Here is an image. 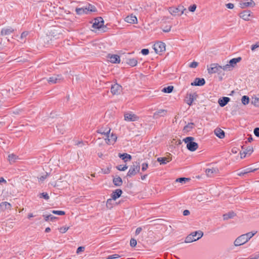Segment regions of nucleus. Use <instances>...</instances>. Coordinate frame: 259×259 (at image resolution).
Instances as JSON below:
<instances>
[{"label": "nucleus", "mask_w": 259, "mask_h": 259, "mask_svg": "<svg viewBox=\"0 0 259 259\" xmlns=\"http://www.w3.org/2000/svg\"><path fill=\"white\" fill-rule=\"evenodd\" d=\"M194 138L192 137H188L185 138L183 141L187 144V149L191 151H194L198 148V145L197 143L194 142Z\"/></svg>", "instance_id": "obj_1"}, {"label": "nucleus", "mask_w": 259, "mask_h": 259, "mask_svg": "<svg viewBox=\"0 0 259 259\" xmlns=\"http://www.w3.org/2000/svg\"><path fill=\"white\" fill-rule=\"evenodd\" d=\"M203 233L201 231L192 232L187 236L185 241L186 243H190L195 241L201 238L203 236Z\"/></svg>", "instance_id": "obj_2"}, {"label": "nucleus", "mask_w": 259, "mask_h": 259, "mask_svg": "<svg viewBox=\"0 0 259 259\" xmlns=\"http://www.w3.org/2000/svg\"><path fill=\"white\" fill-rule=\"evenodd\" d=\"M140 165L139 162H135L133 163V164L131 166L130 169L127 174V176L132 177L135 176L140 171Z\"/></svg>", "instance_id": "obj_3"}, {"label": "nucleus", "mask_w": 259, "mask_h": 259, "mask_svg": "<svg viewBox=\"0 0 259 259\" xmlns=\"http://www.w3.org/2000/svg\"><path fill=\"white\" fill-rule=\"evenodd\" d=\"M222 70H223V66L219 65L217 63L211 64L210 67H207V71L209 74L215 73H220Z\"/></svg>", "instance_id": "obj_4"}, {"label": "nucleus", "mask_w": 259, "mask_h": 259, "mask_svg": "<svg viewBox=\"0 0 259 259\" xmlns=\"http://www.w3.org/2000/svg\"><path fill=\"white\" fill-rule=\"evenodd\" d=\"M241 60V58L240 57L230 60L228 64L223 66V70H231L236 65L237 63L240 62Z\"/></svg>", "instance_id": "obj_5"}, {"label": "nucleus", "mask_w": 259, "mask_h": 259, "mask_svg": "<svg viewBox=\"0 0 259 259\" xmlns=\"http://www.w3.org/2000/svg\"><path fill=\"white\" fill-rule=\"evenodd\" d=\"M186 9L182 6H179L178 7H170L168 9L169 12L173 16L182 15Z\"/></svg>", "instance_id": "obj_6"}, {"label": "nucleus", "mask_w": 259, "mask_h": 259, "mask_svg": "<svg viewBox=\"0 0 259 259\" xmlns=\"http://www.w3.org/2000/svg\"><path fill=\"white\" fill-rule=\"evenodd\" d=\"M153 49L156 53H160L165 50V44L160 41L157 42L154 45Z\"/></svg>", "instance_id": "obj_7"}, {"label": "nucleus", "mask_w": 259, "mask_h": 259, "mask_svg": "<svg viewBox=\"0 0 259 259\" xmlns=\"http://www.w3.org/2000/svg\"><path fill=\"white\" fill-rule=\"evenodd\" d=\"M104 26V20L102 17H97L95 19L94 22L92 25L93 28L96 29H101Z\"/></svg>", "instance_id": "obj_8"}, {"label": "nucleus", "mask_w": 259, "mask_h": 259, "mask_svg": "<svg viewBox=\"0 0 259 259\" xmlns=\"http://www.w3.org/2000/svg\"><path fill=\"white\" fill-rule=\"evenodd\" d=\"M248 242L246 240L244 234L240 235L238 237H237L235 240L234 241V244L236 246H240L241 245H243L245 243Z\"/></svg>", "instance_id": "obj_9"}, {"label": "nucleus", "mask_w": 259, "mask_h": 259, "mask_svg": "<svg viewBox=\"0 0 259 259\" xmlns=\"http://www.w3.org/2000/svg\"><path fill=\"white\" fill-rule=\"evenodd\" d=\"M110 128L108 125H106L105 126L99 128L97 131V133L104 135L105 138L110 134Z\"/></svg>", "instance_id": "obj_10"}, {"label": "nucleus", "mask_w": 259, "mask_h": 259, "mask_svg": "<svg viewBox=\"0 0 259 259\" xmlns=\"http://www.w3.org/2000/svg\"><path fill=\"white\" fill-rule=\"evenodd\" d=\"M124 120L127 121H135L139 120V117L136 114L131 113L124 114Z\"/></svg>", "instance_id": "obj_11"}, {"label": "nucleus", "mask_w": 259, "mask_h": 259, "mask_svg": "<svg viewBox=\"0 0 259 259\" xmlns=\"http://www.w3.org/2000/svg\"><path fill=\"white\" fill-rule=\"evenodd\" d=\"M122 91V87L117 83H115L111 86V92L113 95H118Z\"/></svg>", "instance_id": "obj_12"}, {"label": "nucleus", "mask_w": 259, "mask_h": 259, "mask_svg": "<svg viewBox=\"0 0 259 259\" xmlns=\"http://www.w3.org/2000/svg\"><path fill=\"white\" fill-rule=\"evenodd\" d=\"M219 172V169L217 167L206 168L205 170L206 175L208 177H212L214 174Z\"/></svg>", "instance_id": "obj_13"}, {"label": "nucleus", "mask_w": 259, "mask_h": 259, "mask_svg": "<svg viewBox=\"0 0 259 259\" xmlns=\"http://www.w3.org/2000/svg\"><path fill=\"white\" fill-rule=\"evenodd\" d=\"M240 7L242 9H245L247 7H253L255 4L253 0H249V2H243L241 1L240 3Z\"/></svg>", "instance_id": "obj_14"}, {"label": "nucleus", "mask_w": 259, "mask_h": 259, "mask_svg": "<svg viewBox=\"0 0 259 259\" xmlns=\"http://www.w3.org/2000/svg\"><path fill=\"white\" fill-rule=\"evenodd\" d=\"M117 139V137L115 135L112 133L110 135H108L105 138V140L107 144H111L114 143Z\"/></svg>", "instance_id": "obj_15"}, {"label": "nucleus", "mask_w": 259, "mask_h": 259, "mask_svg": "<svg viewBox=\"0 0 259 259\" xmlns=\"http://www.w3.org/2000/svg\"><path fill=\"white\" fill-rule=\"evenodd\" d=\"M62 76L61 75H55L52 77H50L48 80V82L50 83H56L60 82L62 80Z\"/></svg>", "instance_id": "obj_16"}, {"label": "nucleus", "mask_w": 259, "mask_h": 259, "mask_svg": "<svg viewBox=\"0 0 259 259\" xmlns=\"http://www.w3.org/2000/svg\"><path fill=\"white\" fill-rule=\"evenodd\" d=\"M108 58L109 59V61L112 63H119L120 62V57L117 55L109 54Z\"/></svg>", "instance_id": "obj_17"}, {"label": "nucleus", "mask_w": 259, "mask_h": 259, "mask_svg": "<svg viewBox=\"0 0 259 259\" xmlns=\"http://www.w3.org/2000/svg\"><path fill=\"white\" fill-rule=\"evenodd\" d=\"M205 83V81L204 78H196L194 81L191 83V85L195 86H202Z\"/></svg>", "instance_id": "obj_18"}, {"label": "nucleus", "mask_w": 259, "mask_h": 259, "mask_svg": "<svg viewBox=\"0 0 259 259\" xmlns=\"http://www.w3.org/2000/svg\"><path fill=\"white\" fill-rule=\"evenodd\" d=\"M124 20L125 21H126V22L131 24L137 23L138 21L137 17L135 15H133V14L126 17Z\"/></svg>", "instance_id": "obj_19"}, {"label": "nucleus", "mask_w": 259, "mask_h": 259, "mask_svg": "<svg viewBox=\"0 0 259 259\" xmlns=\"http://www.w3.org/2000/svg\"><path fill=\"white\" fill-rule=\"evenodd\" d=\"M172 158L170 156L165 157H158L157 159V161L160 163V164H165L167 162L170 161Z\"/></svg>", "instance_id": "obj_20"}, {"label": "nucleus", "mask_w": 259, "mask_h": 259, "mask_svg": "<svg viewBox=\"0 0 259 259\" xmlns=\"http://www.w3.org/2000/svg\"><path fill=\"white\" fill-rule=\"evenodd\" d=\"M251 13L250 11H244L240 14V17L244 20L247 21L249 19V17L250 16Z\"/></svg>", "instance_id": "obj_21"}, {"label": "nucleus", "mask_w": 259, "mask_h": 259, "mask_svg": "<svg viewBox=\"0 0 259 259\" xmlns=\"http://www.w3.org/2000/svg\"><path fill=\"white\" fill-rule=\"evenodd\" d=\"M214 133L216 136L220 139H223L225 137V132L220 128H217L215 129Z\"/></svg>", "instance_id": "obj_22"}, {"label": "nucleus", "mask_w": 259, "mask_h": 259, "mask_svg": "<svg viewBox=\"0 0 259 259\" xmlns=\"http://www.w3.org/2000/svg\"><path fill=\"white\" fill-rule=\"evenodd\" d=\"M230 100L228 97H223L219 99L218 103L221 107H224Z\"/></svg>", "instance_id": "obj_23"}, {"label": "nucleus", "mask_w": 259, "mask_h": 259, "mask_svg": "<svg viewBox=\"0 0 259 259\" xmlns=\"http://www.w3.org/2000/svg\"><path fill=\"white\" fill-rule=\"evenodd\" d=\"M167 113V111L164 109H160L155 112L153 116L154 118H158L159 116H164L166 115Z\"/></svg>", "instance_id": "obj_24"}, {"label": "nucleus", "mask_w": 259, "mask_h": 259, "mask_svg": "<svg viewBox=\"0 0 259 259\" xmlns=\"http://www.w3.org/2000/svg\"><path fill=\"white\" fill-rule=\"evenodd\" d=\"M122 193V191L121 189H116L115 191L113 192L111 195L112 199L115 200L116 199L119 198Z\"/></svg>", "instance_id": "obj_25"}, {"label": "nucleus", "mask_w": 259, "mask_h": 259, "mask_svg": "<svg viewBox=\"0 0 259 259\" xmlns=\"http://www.w3.org/2000/svg\"><path fill=\"white\" fill-rule=\"evenodd\" d=\"M194 100V95L191 94H187L186 97L185 102L189 106H191Z\"/></svg>", "instance_id": "obj_26"}, {"label": "nucleus", "mask_w": 259, "mask_h": 259, "mask_svg": "<svg viewBox=\"0 0 259 259\" xmlns=\"http://www.w3.org/2000/svg\"><path fill=\"white\" fill-rule=\"evenodd\" d=\"M253 152V148L251 147H248L242 152H240L241 158H244L247 154L250 155Z\"/></svg>", "instance_id": "obj_27"}, {"label": "nucleus", "mask_w": 259, "mask_h": 259, "mask_svg": "<svg viewBox=\"0 0 259 259\" xmlns=\"http://www.w3.org/2000/svg\"><path fill=\"white\" fill-rule=\"evenodd\" d=\"M119 157L121 158L122 160L124 161V162H126L127 161H130L132 159V156L131 155L128 154L127 153L121 154L119 153Z\"/></svg>", "instance_id": "obj_28"}, {"label": "nucleus", "mask_w": 259, "mask_h": 259, "mask_svg": "<svg viewBox=\"0 0 259 259\" xmlns=\"http://www.w3.org/2000/svg\"><path fill=\"white\" fill-rule=\"evenodd\" d=\"M235 215L236 214L233 211H230L223 214V217L224 220H228L229 219L233 218Z\"/></svg>", "instance_id": "obj_29"}, {"label": "nucleus", "mask_w": 259, "mask_h": 259, "mask_svg": "<svg viewBox=\"0 0 259 259\" xmlns=\"http://www.w3.org/2000/svg\"><path fill=\"white\" fill-rule=\"evenodd\" d=\"M0 207H2L1 209L3 211L7 209H10L11 205L10 203L5 201L0 203Z\"/></svg>", "instance_id": "obj_30"}, {"label": "nucleus", "mask_w": 259, "mask_h": 259, "mask_svg": "<svg viewBox=\"0 0 259 259\" xmlns=\"http://www.w3.org/2000/svg\"><path fill=\"white\" fill-rule=\"evenodd\" d=\"M113 183L116 186H120L122 184V180L120 177L114 178Z\"/></svg>", "instance_id": "obj_31"}, {"label": "nucleus", "mask_w": 259, "mask_h": 259, "mask_svg": "<svg viewBox=\"0 0 259 259\" xmlns=\"http://www.w3.org/2000/svg\"><path fill=\"white\" fill-rule=\"evenodd\" d=\"M17 159H19L18 156L15 154H11L8 156V160L11 164L14 163Z\"/></svg>", "instance_id": "obj_32"}, {"label": "nucleus", "mask_w": 259, "mask_h": 259, "mask_svg": "<svg viewBox=\"0 0 259 259\" xmlns=\"http://www.w3.org/2000/svg\"><path fill=\"white\" fill-rule=\"evenodd\" d=\"M76 13L78 15H81L83 14H87L88 9L87 7L85 8H76L75 10Z\"/></svg>", "instance_id": "obj_33"}, {"label": "nucleus", "mask_w": 259, "mask_h": 259, "mask_svg": "<svg viewBox=\"0 0 259 259\" xmlns=\"http://www.w3.org/2000/svg\"><path fill=\"white\" fill-rule=\"evenodd\" d=\"M126 63L131 66L134 67L137 65L138 61L137 59L133 58L128 59Z\"/></svg>", "instance_id": "obj_34"}, {"label": "nucleus", "mask_w": 259, "mask_h": 259, "mask_svg": "<svg viewBox=\"0 0 259 259\" xmlns=\"http://www.w3.org/2000/svg\"><path fill=\"white\" fill-rule=\"evenodd\" d=\"M14 31V29L12 28L3 29L1 33L3 35H8L11 34Z\"/></svg>", "instance_id": "obj_35"}, {"label": "nucleus", "mask_w": 259, "mask_h": 259, "mask_svg": "<svg viewBox=\"0 0 259 259\" xmlns=\"http://www.w3.org/2000/svg\"><path fill=\"white\" fill-rule=\"evenodd\" d=\"M43 217L46 221H49V220L51 221H54V220L57 219V217L53 216L52 214L49 215H43Z\"/></svg>", "instance_id": "obj_36"}, {"label": "nucleus", "mask_w": 259, "mask_h": 259, "mask_svg": "<svg viewBox=\"0 0 259 259\" xmlns=\"http://www.w3.org/2000/svg\"><path fill=\"white\" fill-rule=\"evenodd\" d=\"M174 90V87L171 85L165 87L162 90V92L163 93H170Z\"/></svg>", "instance_id": "obj_37"}, {"label": "nucleus", "mask_w": 259, "mask_h": 259, "mask_svg": "<svg viewBox=\"0 0 259 259\" xmlns=\"http://www.w3.org/2000/svg\"><path fill=\"white\" fill-rule=\"evenodd\" d=\"M241 102H242V103L243 105H245L248 104L249 103V97L246 96H243L242 97Z\"/></svg>", "instance_id": "obj_38"}, {"label": "nucleus", "mask_w": 259, "mask_h": 259, "mask_svg": "<svg viewBox=\"0 0 259 259\" xmlns=\"http://www.w3.org/2000/svg\"><path fill=\"white\" fill-rule=\"evenodd\" d=\"M256 232L252 233V232H248L246 234H244V235L245 236V238H246V240L248 241L255 234Z\"/></svg>", "instance_id": "obj_39"}, {"label": "nucleus", "mask_w": 259, "mask_h": 259, "mask_svg": "<svg viewBox=\"0 0 259 259\" xmlns=\"http://www.w3.org/2000/svg\"><path fill=\"white\" fill-rule=\"evenodd\" d=\"M88 9V12H96L97 11L96 8L95 6L89 4L88 7H86Z\"/></svg>", "instance_id": "obj_40"}, {"label": "nucleus", "mask_w": 259, "mask_h": 259, "mask_svg": "<svg viewBox=\"0 0 259 259\" xmlns=\"http://www.w3.org/2000/svg\"><path fill=\"white\" fill-rule=\"evenodd\" d=\"M113 200H114L112 199V198L108 199L107 200L106 206H107V208H111L112 207V202Z\"/></svg>", "instance_id": "obj_41"}, {"label": "nucleus", "mask_w": 259, "mask_h": 259, "mask_svg": "<svg viewBox=\"0 0 259 259\" xmlns=\"http://www.w3.org/2000/svg\"><path fill=\"white\" fill-rule=\"evenodd\" d=\"M194 126L193 123H190L184 127V130L186 131H189L190 129H192Z\"/></svg>", "instance_id": "obj_42"}, {"label": "nucleus", "mask_w": 259, "mask_h": 259, "mask_svg": "<svg viewBox=\"0 0 259 259\" xmlns=\"http://www.w3.org/2000/svg\"><path fill=\"white\" fill-rule=\"evenodd\" d=\"M120 257H121V256L120 255L115 254L110 255L106 257V259H115V258H118Z\"/></svg>", "instance_id": "obj_43"}, {"label": "nucleus", "mask_w": 259, "mask_h": 259, "mask_svg": "<svg viewBox=\"0 0 259 259\" xmlns=\"http://www.w3.org/2000/svg\"><path fill=\"white\" fill-rule=\"evenodd\" d=\"M116 168L120 171H124L127 168V166L125 165L122 166V165H119L116 166Z\"/></svg>", "instance_id": "obj_44"}, {"label": "nucleus", "mask_w": 259, "mask_h": 259, "mask_svg": "<svg viewBox=\"0 0 259 259\" xmlns=\"http://www.w3.org/2000/svg\"><path fill=\"white\" fill-rule=\"evenodd\" d=\"M52 213L55 214L63 215L65 214V211L62 210H53Z\"/></svg>", "instance_id": "obj_45"}, {"label": "nucleus", "mask_w": 259, "mask_h": 259, "mask_svg": "<svg viewBox=\"0 0 259 259\" xmlns=\"http://www.w3.org/2000/svg\"><path fill=\"white\" fill-rule=\"evenodd\" d=\"M189 180V179H188V178H181L177 179L176 180V182H180V183H185L186 181H188Z\"/></svg>", "instance_id": "obj_46"}, {"label": "nucleus", "mask_w": 259, "mask_h": 259, "mask_svg": "<svg viewBox=\"0 0 259 259\" xmlns=\"http://www.w3.org/2000/svg\"><path fill=\"white\" fill-rule=\"evenodd\" d=\"M137 240L134 238H132L130 240V245L132 247H135L137 245Z\"/></svg>", "instance_id": "obj_47"}, {"label": "nucleus", "mask_w": 259, "mask_h": 259, "mask_svg": "<svg viewBox=\"0 0 259 259\" xmlns=\"http://www.w3.org/2000/svg\"><path fill=\"white\" fill-rule=\"evenodd\" d=\"M40 195V198L42 197L46 200H48L50 198L49 196L48 195V194L47 193H42Z\"/></svg>", "instance_id": "obj_48"}, {"label": "nucleus", "mask_w": 259, "mask_h": 259, "mask_svg": "<svg viewBox=\"0 0 259 259\" xmlns=\"http://www.w3.org/2000/svg\"><path fill=\"white\" fill-rule=\"evenodd\" d=\"M196 5L195 4H194L192 6H190L188 8L189 10L192 12H194L196 10Z\"/></svg>", "instance_id": "obj_49"}, {"label": "nucleus", "mask_w": 259, "mask_h": 259, "mask_svg": "<svg viewBox=\"0 0 259 259\" xmlns=\"http://www.w3.org/2000/svg\"><path fill=\"white\" fill-rule=\"evenodd\" d=\"M148 167V164L147 163H143L142 164V171H145L146 170H147Z\"/></svg>", "instance_id": "obj_50"}, {"label": "nucleus", "mask_w": 259, "mask_h": 259, "mask_svg": "<svg viewBox=\"0 0 259 259\" xmlns=\"http://www.w3.org/2000/svg\"><path fill=\"white\" fill-rule=\"evenodd\" d=\"M198 65V63L196 62H193L190 65L189 67L191 68H196Z\"/></svg>", "instance_id": "obj_51"}, {"label": "nucleus", "mask_w": 259, "mask_h": 259, "mask_svg": "<svg viewBox=\"0 0 259 259\" xmlns=\"http://www.w3.org/2000/svg\"><path fill=\"white\" fill-rule=\"evenodd\" d=\"M68 227H61L59 229V230L61 233H64L68 230Z\"/></svg>", "instance_id": "obj_52"}, {"label": "nucleus", "mask_w": 259, "mask_h": 259, "mask_svg": "<svg viewBox=\"0 0 259 259\" xmlns=\"http://www.w3.org/2000/svg\"><path fill=\"white\" fill-rule=\"evenodd\" d=\"M149 50L147 49H142L141 51L142 54L144 55H148L149 54Z\"/></svg>", "instance_id": "obj_53"}, {"label": "nucleus", "mask_w": 259, "mask_h": 259, "mask_svg": "<svg viewBox=\"0 0 259 259\" xmlns=\"http://www.w3.org/2000/svg\"><path fill=\"white\" fill-rule=\"evenodd\" d=\"M171 26H166L163 29V31L165 32H168L169 31H170V29H171Z\"/></svg>", "instance_id": "obj_54"}, {"label": "nucleus", "mask_w": 259, "mask_h": 259, "mask_svg": "<svg viewBox=\"0 0 259 259\" xmlns=\"http://www.w3.org/2000/svg\"><path fill=\"white\" fill-rule=\"evenodd\" d=\"M254 134L256 137H259V128L258 127H256L254 128Z\"/></svg>", "instance_id": "obj_55"}, {"label": "nucleus", "mask_w": 259, "mask_h": 259, "mask_svg": "<svg viewBox=\"0 0 259 259\" xmlns=\"http://www.w3.org/2000/svg\"><path fill=\"white\" fill-rule=\"evenodd\" d=\"M84 250V247L83 246H80L77 249L76 253H79L81 251H83Z\"/></svg>", "instance_id": "obj_56"}, {"label": "nucleus", "mask_w": 259, "mask_h": 259, "mask_svg": "<svg viewBox=\"0 0 259 259\" xmlns=\"http://www.w3.org/2000/svg\"><path fill=\"white\" fill-rule=\"evenodd\" d=\"M142 229L141 227H138V228H137L136 232H135L136 235H139L140 233V232L142 231Z\"/></svg>", "instance_id": "obj_57"}, {"label": "nucleus", "mask_w": 259, "mask_h": 259, "mask_svg": "<svg viewBox=\"0 0 259 259\" xmlns=\"http://www.w3.org/2000/svg\"><path fill=\"white\" fill-rule=\"evenodd\" d=\"M226 7L228 9H232L234 8V4H233L232 3H228V4H226Z\"/></svg>", "instance_id": "obj_58"}, {"label": "nucleus", "mask_w": 259, "mask_h": 259, "mask_svg": "<svg viewBox=\"0 0 259 259\" xmlns=\"http://www.w3.org/2000/svg\"><path fill=\"white\" fill-rule=\"evenodd\" d=\"M248 173V171H247L245 169L243 171L239 172L238 174V175L239 176H243L245 174H246Z\"/></svg>", "instance_id": "obj_59"}, {"label": "nucleus", "mask_w": 259, "mask_h": 259, "mask_svg": "<svg viewBox=\"0 0 259 259\" xmlns=\"http://www.w3.org/2000/svg\"><path fill=\"white\" fill-rule=\"evenodd\" d=\"M47 176H48V174L46 175L45 176H41L39 178V181H43L45 179H46L47 178Z\"/></svg>", "instance_id": "obj_60"}, {"label": "nucleus", "mask_w": 259, "mask_h": 259, "mask_svg": "<svg viewBox=\"0 0 259 259\" xmlns=\"http://www.w3.org/2000/svg\"><path fill=\"white\" fill-rule=\"evenodd\" d=\"M259 47V45H257V44H255V45H253L251 46V50L252 51H254L255 49H256L257 48Z\"/></svg>", "instance_id": "obj_61"}, {"label": "nucleus", "mask_w": 259, "mask_h": 259, "mask_svg": "<svg viewBox=\"0 0 259 259\" xmlns=\"http://www.w3.org/2000/svg\"><path fill=\"white\" fill-rule=\"evenodd\" d=\"M190 214V211L188 210H185L183 211V215L185 216L188 215Z\"/></svg>", "instance_id": "obj_62"}, {"label": "nucleus", "mask_w": 259, "mask_h": 259, "mask_svg": "<svg viewBox=\"0 0 259 259\" xmlns=\"http://www.w3.org/2000/svg\"><path fill=\"white\" fill-rule=\"evenodd\" d=\"M27 34H28V32L24 31L22 33L21 37L23 38V37H26L27 35Z\"/></svg>", "instance_id": "obj_63"}, {"label": "nucleus", "mask_w": 259, "mask_h": 259, "mask_svg": "<svg viewBox=\"0 0 259 259\" xmlns=\"http://www.w3.org/2000/svg\"><path fill=\"white\" fill-rule=\"evenodd\" d=\"M254 104L257 106H259V98H255Z\"/></svg>", "instance_id": "obj_64"}]
</instances>
